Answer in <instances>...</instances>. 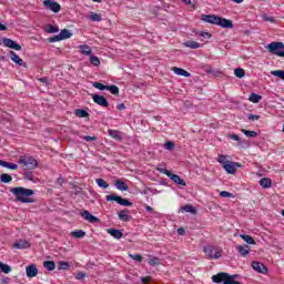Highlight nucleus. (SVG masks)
Here are the masks:
<instances>
[{
	"instance_id": "f257e3e1",
	"label": "nucleus",
	"mask_w": 284,
	"mask_h": 284,
	"mask_svg": "<svg viewBox=\"0 0 284 284\" xmlns=\"http://www.w3.org/2000/svg\"><path fill=\"white\" fill-rule=\"evenodd\" d=\"M202 21L205 23H211L212 26H220V28H234V22H232V20H227L215 14H202Z\"/></svg>"
},
{
	"instance_id": "f03ea898",
	"label": "nucleus",
	"mask_w": 284,
	"mask_h": 284,
	"mask_svg": "<svg viewBox=\"0 0 284 284\" xmlns=\"http://www.w3.org/2000/svg\"><path fill=\"white\" fill-rule=\"evenodd\" d=\"M12 194H14L17 201L20 203H34L32 199L26 196H32L34 194V190L26 189L23 186H17L11 189Z\"/></svg>"
},
{
	"instance_id": "7ed1b4c3",
	"label": "nucleus",
	"mask_w": 284,
	"mask_h": 284,
	"mask_svg": "<svg viewBox=\"0 0 284 284\" xmlns=\"http://www.w3.org/2000/svg\"><path fill=\"white\" fill-rule=\"evenodd\" d=\"M267 50L271 54L276 57H284V43L283 42H271L267 45Z\"/></svg>"
},
{
	"instance_id": "20e7f679",
	"label": "nucleus",
	"mask_w": 284,
	"mask_h": 284,
	"mask_svg": "<svg viewBox=\"0 0 284 284\" xmlns=\"http://www.w3.org/2000/svg\"><path fill=\"white\" fill-rule=\"evenodd\" d=\"M213 283H223V284H241V282H236L235 280H231L227 277V273H217L212 276Z\"/></svg>"
},
{
	"instance_id": "39448f33",
	"label": "nucleus",
	"mask_w": 284,
	"mask_h": 284,
	"mask_svg": "<svg viewBox=\"0 0 284 284\" xmlns=\"http://www.w3.org/2000/svg\"><path fill=\"white\" fill-rule=\"evenodd\" d=\"M20 165H23L26 170H34L36 168H39V162L32 156L22 158L18 161Z\"/></svg>"
},
{
	"instance_id": "423d86ee",
	"label": "nucleus",
	"mask_w": 284,
	"mask_h": 284,
	"mask_svg": "<svg viewBox=\"0 0 284 284\" xmlns=\"http://www.w3.org/2000/svg\"><path fill=\"white\" fill-rule=\"evenodd\" d=\"M160 172H162V174H166V176L169 179H171V181H173V183H176V185H182L183 187H185L187 185V183H185V180L181 179L176 174H173L168 169H161Z\"/></svg>"
},
{
	"instance_id": "0eeeda50",
	"label": "nucleus",
	"mask_w": 284,
	"mask_h": 284,
	"mask_svg": "<svg viewBox=\"0 0 284 284\" xmlns=\"http://www.w3.org/2000/svg\"><path fill=\"white\" fill-rule=\"evenodd\" d=\"M43 6L47 10H51V12H54L55 14L61 12V4L54 0H44Z\"/></svg>"
},
{
	"instance_id": "6e6552de",
	"label": "nucleus",
	"mask_w": 284,
	"mask_h": 284,
	"mask_svg": "<svg viewBox=\"0 0 284 284\" xmlns=\"http://www.w3.org/2000/svg\"><path fill=\"white\" fill-rule=\"evenodd\" d=\"M204 254L207 256V258H219L221 256V252L219 248L214 246H206L204 247Z\"/></svg>"
},
{
	"instance_id": "1a4fd4ad",
	"label": "nucleus",
	"mask_w": 284,
	"mask_h": 284,
	"mask_svg": "<svg viewBox=\"0 0 284 284\" xmlns=\"http://www.w3.org/2000/svg\"><path fill=\"white\" fill-rule=\"evenodd\" d=\"M91 97L94 103H97V105H101V108L110 106V102H108V99H105V97L99 94H92Z\"/></svg>"
},
{
	"instance_id": "9d476101",
	"label": "nucleus",
	"mask_w": 284,
	"mask_h": 284,
	"mask_svg": "<svg viewBox=\"0 0 284 284\" xmlns=\"http://www.w3.org/2000/svg\"><path fill=\"white\" fill-rule=\"evenodd\" d=\"M2 43H3V45H6V48H10L11 50L21 51V44L17 43L14 40H12L10 38H3Z\"/></svg>"
},
{
	"instance_id": "9b49d317",
	"label": "nucleus",
	"mask_w": 284,
	"mask_h": 284,
	"mask_svg": "<svg viewBox=\"0 0 284 284\" xmlns=\"http://www.w3.org/2000/svg\"><path fill=\"white\" fill-rule=\"evenodd\" d=\"M84 221H89V223H101V220L90 213V211H83L80 213Z\"/></svg>"
},
{
	"instance_id": "f8f14e48",
	"label": "nucleus",
	"mask_w": 284,
	"mask_h": 284,
	"mask_svg": "<svg viewBox=\"0 0 284 284\" xmlns=\"http://www.w3.org/2000/svg\"><path fill=\"white\" fill-rule=\"evenodd\" d=\"M223 168L227 174H236V168H241V164L229 161L227 164L223 165Z\"/></svg>"
},
{
	"instance_id": "ddd939ff",
	"label": "nucleus",
	"mask_w": 284,
	"mask_h": 284,
	"mask_svg": "<svg viewBox=\"0 0 284 284\" xmlns=\"http://www.w3.org/2000/svg\"><path fill=\"white\" fill-rule=\"evenodd\" d=\"M252 267L253 270H255V272H258L260 274H267V267L261 262H253Z\"/></svg>"
},
{
	"instance_id": "4468645a",
	"label": "nucleus",
	"mask_w": 284,
	"mask_h": 284,
	"mask_svg": "<svg viewBox=\"0 0 284 284\" xmlns=\"http://www.w3.org/2000/svg\"><path fill=\"white\" fill-rule=\"evenodd\" d=\"M118 216L120 221H123V223H128L129 221H132V215H130V211L128 209L120 211Z\"/></svg>"
},
{
	"instance_id": "2eb2a0df",
	"label": "nucleus",
	"mask_w": 284,
	"mask_h": 284,
	"mask_svg": "<svg viewBox=\"0 0 284 284\" xmlns=\"http://www.w3.org/2000/svg\"><path fill=\"white\" fill-rule=\"evenodd\" d=\"M37 274H39V268H37V265L30 264L29 266H27L28 278H34V276H37Z\"/></svg>"
},
{
	"instance_id": "dca6fc26",
	"label": "nucleus",
	"mask_w": 284,
	"mask_h": 284,
	"mask_svg": "<svg viewBox=\"0 0 284 284\" xmlns=\"http://www.w3.org/2000/svg\"><path fill=\"white\" fill-rule=\"evenodd\" d=\"M109 136L111 139H114L115 141H122L123 140V132L119 130H109Z\"/></svg>"
},
{
	"instance_id": "f3484780",
	"label": "nucleus",
	"mask_w": 284,
	"mask_h": 284,
	"mask_svg": "<svg viewBox=\"0 0 284 284\" xmlns=\"http://www.w3.org/2000/svg\"><path fill=\"white\" fill-rule=\"evenodd\" d=\"M106 232L110 234V236H113V239H116L118 241L123 239V232H121V230L108 229Z\"/></svg>"
},
{
	"instance_id": "a211bd4d",
	"label": "nucleus",
	"mask_w": 284,
	"mask_h": 284,
	"mask_svg": "<svg viewBox=\"0 0 284 284\" xmlns=\"http://www.w3.org/2000/svg\"><path fill=\"white\" fill-rule=\"evenodd\" d=\"M9 57H10L11 61H13V63H16L17 65H23V60L20 59V57L17 54V52L10 51Z\"/></svg>"
},
{
	"instance_id": "6ab92c4d",
	"label": "nucleus",
	"mask_w": 284,
	"mask_h": 284,
	"mask_svg": "<svg viewBox=\"0 0 284 284\" xmlns=\"http://www.w3.org/2000/svg\"><path fill=\"white\" fill-rule=\"evenodd\" d=\"M13 247H16L17 250H28V247H30V242L26 240H20L19 242L13 244Z\"/></svg>"
},
{
	"instance_id": "aec40b11",
	"label": "nucleus",
	"mask_w": 284,
	"mask_h": 284,
	"mask_svg": "<svg viewBox=\"0 0 284 284\" xmlns=\"http://www.w3.org/2000/svg\"><path fill=\"white\" fill-rule=\"evenodd\" d=\"M172 71L175 74H178L179 77H186V78L192 77V74H190V72L185 71V69H182V68L173 67Z\"/></svg>"
},
{
	"instance_id": "412c9836",
	"label": "nucleus",
	"mask_w": 284,
	"mask_h": 284,
	"mask_svg": "<svg viewBox=\"0 0 284 284\" xmlns=\"http://www.w3.org/2000/svg\"><path fill=\"white\" fill-rule=\"evenodd\" d=\"M184 48H190L191 50H197V48H201V43L194 41V40H189L186 42H183Z\"/></svg>"
},
{
	"instance_id": "4be33fe9",
	"label": "nucleus",
	"mask_w": 284,
	"mask_h": 284,
	"mask_svg": "<svg viewBox=\"0 0 284 284\" xmlns=\"http://www.w3.org/2000/svg\"><path fill=\"white\" fill-rule=\"evenodd\" d=\"M115 187L116 190H120V192H128V190H130V187H128V184L122 180L115 181Z\"/></svg>"
},
{
	"instance_id": "5701e85b",
	"label": "nucleus",
	"mask_w": 284,
	"mask_h": 284,
	"mask_svg": "<svg viewBox=\"0 0 284 284\" xmlns=\"http://www.w3.org/2000/svg\"><path fill=\"white\" fill-rule=\"evenodd\" d=\"M79 50H80L81 54H84L85 57L92 55V48H90V45H88V44L80 45Z\"/></svg>"
},
{
	"instance_id": "b1692460",
	"label": "nucleus",
	"mask_w": 284,
	"mask_h": 284,
	"mask_svg": "<svg viewBox=\"0 0 284 284\" xmlns=\"http://www.w3.org/2000/svg\"><path fill=\"white\" fill-rule=\"evenodd\" d=\"M1 168H7L8 170H17L19 168L18 164H14L12 162H7L3 160H0Z\"/></svg>"
},
{
	"instance_id": "393cba45",
	"label": "nucleus",
	"mask_w": 284,
	"mask_h": 284,
	"mask_svg": "<svg viewBox=\"0 0 284 284\" xmlns=\"http://www.w3.org/2000/svg\"><path fill=\"white\" fill-rule=\"evenodd\" d=\"M148 264L151 265L152 267H154V265H161V258L153 255H149Z\"/></svg>"
},
{
	"instance_id": "a878e982",
	"label": "nucleus",
	"mask_w": 284,
	"mask_h": 284,
	"mask_svg": "<svg viewBox=\"0 0 284 284\" xmlns=\"http://www.w3.org/2000/svg\"><path fill=\"white\" fill-rule=\"evenodd\" d=\"M237 252H240L241 256H246L250 254V245H239L236 247Z\"/></svg>"
},
{
	"instance_id": "bb28decb",
	"label": "nucleus",
	"mask_w": 284,
	"mask_h": 284,
	"mask_svg": "<svg viewBox=\"0 0 284 284\" xmlns=\"http://www.w3.org/2000/svg\"><path fill=\"white\" fill-rule=\"evenodd\" d=\"M180 212H189V214H196V209L191 204H186L180 207Z\"/></svg>"
},
{
	"instance_id": "cd10ccee",
	"label": "nucleus",
	"mask_w": 284,
	"mask_h": 284,
	"mask_svg": "<svg viewBox=\"0 0 284 284\" xmlns=\"http://www.w3.org/2000/svg\"><path fill=\"white\" fill-rule=\"evenodd\" d=\"M261 187H264L265 190L272 187V180L270 178H263L260 180Z\"/></svg>"
},
{
	"instance_id": "c85d7f7f",
	"label": "nucleus",
	"mask_w": 284,
	"mask_h": 284,
	"mask_svg": "<svg viewBox=\"0 0 284 284\" xmlns=\"http://www.w3.org/2000/svg\"><path fill=\"white\" fill-rule=\"evenodd\" d=\"M43 267L48 270V272H52L57 268V264L54 263V261H44Z\"/></svg>"
},
{
	"instance_id": "c756f323",
	"label": "nucleus",
	"mask_w": 284,
	"mask_h": 284,
	"mask_svg": "<svg viewBox=\"0 0 284 284\" xmlns=\"http://www.w3.org/2000/svg\"><path fill=\"white\" fill-rule=\"evenodd\" d=\"M75 116H79V119H88L90 116V113L83 109H77L74 111Z\"/></svg>"
},
{
	"instance_id": "7c9ffc66",
	"label": "nucleus",
	"mask_w": 284,
	"mask_h": 284,
	"mask_svg": "<svg viewBox=\"0 0 284 284\" xmlns=\"http://www.w3.org/2000/svg\"><path fill=\"white\" fill-rule=\"evenodd\" d=\"M262 100H263V97L256 93H251L248 98V101H251V103H261Z\"/></svg>"
},
{
	"instance_id": "2f4dec72",
	"label": "nucleus",
	"mask_w": 284,
	"mask_h": 284,
	"mask_svg": "<svg viewBox=\"0 0 284 284\" xmlns=\"http://www.w3.org/2000/svg\"><path fill=\"white\" fill-rule=\"evenodd\" d=\"M240 236H241V239H243V241H245V243H247L248 245H256V241H254V237H252L251 235L241 234Z\"/></svg>"
},
{
	"instance_id": "473e14b6",
	"label": "nucleus",
	"mask_w": 284,
	"mask_h": 284,
	"mask_svg": "<svg viewBox=\"0 0 284 284\" xmlns=\"http://www.w3.org/2000/svg\"><path fill=\"white\" fill-rule=\"evenodd\" d=\"M72 37V32H70V30L68 29H63L60 32V39L61 41L65 40V39H70Z\"/></svg>"
},
{
	"instance_id": "72a5a7b5",
	"label": "nucleus",
	"mask_w": 284,
	"mask_h": 284,
	"mask_svg": "<svg viewBox=\"0 0 284 284\" xmlns=\"http://www.w3.org/2000/svg\"><path fill=\"white\" fill-rule=\"evenodd\" d=\"M242 133L245 134V136H248V139H256V136H258V133L256 131H248L242 129Z\"/></svg>"
},
{
	"instance_id": "f704fd0d",
	"label": "nucleus",
	"mask_w": 284,
	"mask_h": 284,
	"mask_svg": "<svg viewBox=\"0 0 284 284\" xmlns=\"http://www.w3.org/2000/svg\"><path fill=\"white\" fill-rule=\"evenodd\" d=\"M0 270L3 272V274H10V272H12V266L0 262Z\"/></svg>"
},
{
	"instance_id": "c9c22d12",
	"label": "nucleus",
	"mask_w": 284,
	"mask_h": 284,
	"mask_svg": "<svg viewBox=\"0 0 284 284\" xmlns=\"http://www.w3.org/2000/svg\"><path fill=\"white\" fill-rule=\"evenodd\" d=\"M0 181H1V183H12V175L7 174V173L1 174Z\"/></svg>"
},
{
	"instance_id": "e433bc0d",
	"label": "nucleus",
	"mask_w": 284,
	"mask_h": 284,
	"mask_svg": "<svg viewBox=\"0 0 284 284\" xmlns=\"http://www.w3.org/2000/svg\"><path fill=\"white\" fill-rule=\"evenodd\" d=\"M119 205H122L124 207H132V205H134V204L132 202H130V200H128V199L120 197Z\"/></svg>"
},
{
	"instance_id": "4c0bfd02",
	"label": "nucleus",
	"mask_w": 284,
	"mask_h": 284,
	"mask_svg": "<svg viewBox=\"0 0 284 284\" xmlns=\"http://www.w3.org/2000/svg\"><path fill=\"white\" fill-rule=\"evenodd\" d=\"M97 184L99 187H103V190H108V187H110V184L103 179H97Z\"/></svg>"
},
{
	"instance_id": "58836bf2",
	"label": "nucleus",
	"mask_w": 284,
	"mask_h": 284,
	"mask_svg": "<svg viewBox=\"0 0 284 284\" xmlns=\"http://www.w3.org/2000/svg\"><path fill=\"white\" fill-rule=\"evenodd\" d=\"M271 74L273 77H277V79H282V81H284V70L271 71Z\"/></svg>"
},
{
	"instance_id": "ea45409f",
	"label": "nucleus",
	"mask_w": 284,
	"mask_h": 284,
	"mask_svg": "<svg viewBox=\"0 0 284 284\" xmlns=\"http://www.w3.org/2000/svg\"><path fill=\"white\" fill-rule=\"evenodd\" d=\"M71 234H72V236H74L75 239H83V236H85V231H83V230H77V231H73Z\"/></svg>"
},
{
	"instance_id": "a19ab883",
	"label": "nucleus",
	"mask_w": 284,
	"mask_h": 284,
	"mask_svg": "<svg viewBox=\"0 0 284 284\" xmlns=\"http://www.w3.org/2000/svg\"><path fill=\"white\" fill-rule=\"evenodd\" d=\"M58 270L67 271L70 270V263L68 262H58Z\"/></svg>"
},
{
	"instance_id": "79ce46f5",
	"label": "nucleus",
	"mask_w": 284,
	"mask_h": 284,
	"mask_svg": "<svg viewBox=\"0 0 284 284\" xmlns=\"http://www.w3.org/2000/svg\"><path fill=\"white\" fill-rule=\"evenodd\" d=\"M89 19L91 21H98V22L102 21L101 14L100 13H94V12L90 13Z\"/></svg>"
},
{
	"instance_id": "37998d69",
	"label": "nucleus",
	"mask_w": 284,
	"mask_h": 284,
	"mask_svg": "<svg viewBox=\"0 0 284 284\" xmlns=\"http://www.w3.org/2000/svg\"><path fill=\"white\" fill-rule=\"evenodd\" d=\"M106 201H115V203L119 204L121 201V196L113 193L111 195H106Z\"/></svg>"
},
{
	"instance_id": "c03bdc74",
	"label": "nucleus",
	"mask_w": 284,
	"mask_h": 284,
	"mask_svg": "<svg viewBox=\"0 0 284 284\" xmlns=\"http://www.w3.org/2000/svg\"><path fill=\"white\" fill-rule=\"evenodd\" d=\"M45 32H48L49 34H54V32H59V27L49 24L45 29Z\"/></svg>"
},
{
	"instance_id": "a18cd8bd",
	"label": "nucleus",
	"mask_w": 284,
	"mask_h": 284,
	"mask_svg": "<svg viewBox=\"0 0 284 284\" xmlns=\"http://www.w3.org/2000/svg\"><path fill=\"white\" fill-rule=\"evenodd\" d=\"M234 74L237 79H243V77H245V70L237 68L234 70Z\"/></svg>"
},
{
	"instance_id": "49530a36",
	"label": "nucleus",
	"mask_w": 284,
	"mask_h": 284,
	"mask_svg": "<svg viewBox=\"0 0 284 284\" xmlns=\"http://www.w3.org/2000/svg\"><path fill=\"white\" fill-rule=\"evenodd\" d=\"M106 90H109V92H111V94H119V87L112 84V85H108Z\"/></svg>"
},
{
	"instance_id": "de8ad7c7",
	"label": "nucleus",
	"mask_w": 284,
	"mask_h": 284,
	"mask_svg": "<svg viewBox=\"0 0 284 284\" xmlns=\"http://www.w3.org/2000/svg\"><path fill=\"white\" fill-rule=\"evenodd\" d=\"M90 61H91V64L92 65H101V60L99 59V57H95V55H92L91 58H90Z\"/></svg>"
},
{
	"instance_id": "09e8293b",
	"label": "nucleus",
	"mask_w": 284,
	"mask_h": 284,
	"mask_svg": "<svg viewBox=\"0 0 284 284\" xmlns=\"http://www.w3.org/2000/svg\"><path fill=\"white\" fill-rule=\"evenodd\" d=\"M26 181H33L34 182V173L32 171H28L24 173Z\"/></svg>"
},
{
	"instance_id": "8fccbe9b",
	"label": "nucleus",
	"mask_w": 284,
	"mask_h": 284,
	"mask_svg": "<svg viewBox=\"0 0 284 284\" xmlns=\"http://www.w3.org/2000/svg\"><path fill=\"white\" fill-rule=\"evenodd\" d=\"M130 258L133 261H136L138 263H141L143 261V256L141 254H129Z\"/></svg>"
},
{
	"instance_id": "3c124183",
	"label": "nucleus",
	"mask_w": 284,
	"mask_h": 284,
	"mask_svg": "<svg viewBox=\"0 0 284 284\" xmlns=\"http://www.w3.org/2000/svg\"><path fill=\"white\" fill-rule=\"evenodd\" d=\"M93 88H97V90H108V85L100 82H93Z\"/></svg>"
},
{
	"instance_id": "603ef678",
	"label": "nucleus",
	"mask_w": 284,
	"mask_h": 284,
	"mask_svg": "<svg viewBox=\"0 0 284 284\" xmlns=\"http://www.w3.org/2000/svg\"><path fill=\"white\" fill-rule=\"evenodd\" d=\"M164 148H165V150H169L170 152H172V150H174V148H175V144H174V142L169 141L164 144Z\"/></svg>"
},
{
	"instance_id": "864d4df0",
	"label": "nucleus",
	"mask_w": 284,
	"mask_h": 284,
	"mask_svg": "<svg viewBox=\"0 0 284 284\" xmlns=\"http://www.w3.org/2000/svg\"><path fill=\"white\" fill-rule=\"evenodd\" d=\"M219 163H221L222 165H226L230 161H227V158L225 155H219L217 159Z\"/></svg>"
},
{
	"instance_id": "5fc2aeb1",
	"label": "nucleus",
	"mask_w": 284,
	"mask_h": 284,
	"mask_svg": "<svg viewBox=\"0 0 284 284\" xmlns=\"http://www.w3.org/2000/svg\"><path fill=\"white\" fill-rule=\"evenodd\" d=\"M49 43H57V41H61V36L60 33L58 36H53L48 39Z\"/></svg>"
},
{
	"instance_id": "6e6d98bb",
	"label": "nucleus",
	"mask_w": 284,
	"mask_h": 284,
	"mask_svg": "<svg viewBox=\"0 0 284 284\" xmlns=\"http://www.w3.org/2000/svg\"><path fill=\"white\" fill-rule=\"evenodd\" d=\"M220 196H222V199H232L233 194L227 191H222Z\"/></svg>"
},
{
	"instance_id": "4d7b16f0",
	"label": "nucleus",
	"mask_w": 284,
	"mask_h": 284,
	"mask_svg": "<svg viewBox=\"0 0 284 284\" xmlns=\"http://www.w3.org/2000/svg\"><path fill=\"white\" fill-rule=\"evenodd\" d=\"M83 141H87L88 143H91L92 141H97V136L92 135H84L82 136Z\"/></svg>"
},
{
	"instance_id": "13d9d810",
	"label": "nucleus",
	"mask_w": 284,
	"mask_h": 284,
	"mask_svg": "<svg viewBox=\"0 0 284 284\" xmlns=\"http://www.w3.org/2000/svg\"><path fill=\"white\" fill-rule=\"evenodd\" d=\"M247 119H248V121H258L261 119V115H254V114L250 113L247 115Z\"/></svg>"
},
{
	"instance_id": "bf43d9fd",
	"label": "nucleus",
	"mask_w": 284,
	"mask_h": 284,
	"mask_svg": "<svg viewBox=\"0 0 284 284\" xmlns=\"http://www.w3.org/2000/svg\"><path fill=\"white\" fill-rule=\"evenodd\" d=\"M200 37H203L204 39H212V33L202 31L200 32Z\"/></svg>"
},
{
	"instance_id": "052dcab7",
	"label": "nucleus",
	"mask_w": 284,
	"mask_h": 284,
	"mask_svg": "<svg viewBox=\"0 0 284 284\" xmlns=\"http://www.w3.org/2000/svg\"><path fill=\"white\" fill-rule=\"evenodd\" d=\"M85 273L83 272H79L77 275H75V278L77 281H83V278H85Z\"/></svg>"
},
{
	"instance_id": "680f3d73",
	"label": "nucleus",
	"mask_w": 284,
	"mask_h": 284,
	"mask_svg": "<svg viewBox=\"0 0 284 284\" xmlns=\"http://www.w3.org/2000/svg\"><path fill=\"white\" fill-rule=\"evenodd\" d=\"M263 21H268L270 23H274V18L273 17H268L267 14L262 16Z\"/></svg>"
},
{
	"instance_id": "e2e57ef3",
	"label": "nucleus",
	"mask_w": 284,
	"mask_h": 284,
	"mask_svg": "<svg viewBox=\"0 0 284 284\" xmlns=\"http://www.w3.org/2000/svg\"><path fill=\"white\" fill-rule=\"evenodd\" d=\"M229 138H231L233 141H237L239 143H241V136L236 134H230Z\"/></svg>"
},
{
	"instance_id": "0e129e2a",
	"label": "nucleus",
	"mask_w": 284,
	"mask_h": 284,
	"mask_svg": "<svg viewBox=\"0 0 284 284\" xmlns=\"http://www.w3.org/2000/svg\"><path fill=\"white\" fill-rule=\"evenodd\" d=\"M63 183H65V179H63L61 176L58 178L57 181H55V185H60L61 186V185H63Z\"/></svg>"
},
{
	"instance_id": "69168bd1",
	"label": "nucleus",
	"mask_w": 284,
	"mask_h": 284,
	"mask_svg": "<svg viewBox=\"0 0 284 284\" xmlns=\"http://www.w3.org/2000/svg\"><path fill=\"white\" fill-rule=\"evenodd\" d=\"M39 81L41 83H44V85H50V82L48 81V78H40Z\"/></svg>"
},
{
	"instance_id": "338daca9",
	"label": "nucleus",
	"mask_w": 284,
	"mask_h": 284,
	"mask_svg": "<svg viewBox=\"0 0 284 284\" xmlns=\"http://www.w3.org/2000/svg\"><path fill=\"white\" fill-rule=\"evenodd\" d=\"M142 283H148L149 281H152V277L146 276V277H141Z\"/></svg>"
},
{
	"instance_id": "774afa93",
	"label": "nucleus",
	"mask_w": 284,
	"mask_h": 284,
	"mask_svg": "<svg viewBox=\"0 0 284 284\" xmlns=\"http://www.w3.org/2000/svg\"><path fill=\"white\" fill-rule=\"evenodd\" d=\"M1 283H2V284H8V283H10V277H4V278H2V280H1Z\"/></svg>"
}]
</instances>
